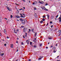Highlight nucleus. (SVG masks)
Returning a JSON list of instances; mask_svg holds the SVG:
<instances>
[{"mask_svg":"<svg viewBox=\"0 0 61 61\" xmlns=\"http://www.w3.org/2000/svg\"><path fill=\"white\" fill-rule=\"evenodd\" d=\"M26 42H29V41H28V40H27L26 41Z\"/></svg>","mask_w":61,"mask_h":61,"instance_id":"nucleus-30","label":"nucleus"},{"mask_svg":"<svg viewBox=\"0 0 61 61\" xmlns=\"http://www.w3.org/2000/svg\"><path fill=\"white\" fill-rule=\"evenodd\" d=\"M22 14L23 15H24V16H23V17H24V18L25 17V14H24V13H22Z\"/></svg>","mask_w":61,"mask_h":61,"instance_id":"nucleus-10","label":"nucleus"},{"mask_svg":"<svg viewBox=\"0 0 61 61\" xmlns=\"http://www.w3.org/2000/svg\"><path fill=\"white\" fill-rule=\"evenodd\" d=\"M7 9L8 10H10V8H9L8 7H7Z\"/></svg>","mask_w":61,"mask_h":61,"instance_id":"nucleus-17","label":"nucleus"},{"mask_svg":"<svg viewBox=\"0 0 61 61\" xmlns=\"http://www.w3.org/2000/svg\"><path fill=\"white\" fill-rule=\"evenodd\" d=\"M53 46H51V47H53Z\"/></svg>","mask_w":61,"mask_h":61,"instance_id":"nucleus-58","label":"nucleus"},{"mask_svg":"<svg viewBox=\"0 0 61 61\" xmlns=\"http://www.w3.org/2000/svg\"><path fill=\"white\" fill-rule=\"evenodd\" d=\"M46 48L47 49V48H48V47H46Z\"/></svg>","mask_w":61,"mask_h":61,"instance_id":"nucleus-56","label":"nucleus"},{"mask_svg":"<svg viewBox=\"0 0 61 61\" xmlns=\"http://www.w3.org/2000/svg\"><path fill=\"white\" fill-rule=\"evenodd\" d=\"M42 9H43V10H44L45 9V8L44 7H41Z\"/></svg>","mask_w":61,"mask_h":61,"instance_id":"nucleus-9","label":"nucleus"},{"mask_svg":"<svg viewBox=\"0 0 61 61\" xmlns=\"http://www.w3.org/2000/svg\"><path fill=\"white\" fill-rule=\"evenodd\" d=\"M17 40H19V38H17Z\"/></svg>","mask_w":61,"mask_h":61,"instance_id":"nucleus-50","label":"nucleus"},{"mask_svg":"<svg viewBox=\"0 0 61 61\" xmlns=\"http://www.w3.org/2000/svg\"><path fill=\"white\" fill-rule=\"evenodd\" d=\"M20 21H22V20H22V19L21 18L20 19Z\"/></svg>","mask_w":61,"mask_h":61,"instance_id":"nucleus-23","label":"nucleus"},{"mask_svg":"<svg viewBox=\"0 0 61 61\" xmlns=\"http://www.w3.org/2000/svg\"><path fill=\"white\" fill-rule=\"evenodd\" d=\"M15 30H14V32H15V33H17V32H15Z\"/></svg>","mask_w":61,"mask_h":61,"instance_id":"nucleus-25","label":"nucleus"},{"mask_svg":"<svg viewBox=\"0 0 61 61\" xmlns=\"http://www.w3.org/2000/svg\"><path fill=\"white\" fill-rule=\"evenodd\" d=\"M58 16V15H57L56 17V18H57V17Z\"/></svg>","mask_w":61,"mask_h":61,"instance_id":"nucleus-27","label":"nucleus"},{"mask_svg":"<svg viewBox=\"0 0 61 61\" xmlns=\"http://www.w3.org/2000/svg\"><path fill=\"white\" fill-rule=\"evenodd\" d=\"M48 23H47L46 25V26H47V25H48Z\"/></svg>","mask_w":61,"mask_h":61,"instance_id":"nucleus-52","label":"nucleus"},{"mask_svg":"<svg viewBox=\"0 0 61 61\" xmlns=\"http://www.w3.org/2000/svg\"><path fill=\"white\" fill-rule=\"evenodd\" d=\"M32 42H30V45H32Z\"/></svg>","mask_w":61,"mask_h":61,"instance_id":"nucleus-33","label":"nucleus"},{"mask_svg":"<svg viewBox=\"0 0 61 61\" xmlns=\"http://www.w3.org/2000/svg\"><path fill=\"white\" fill-rule=\"evenodd\" d=\"M23 9H25V7H23Z\"/></svg>","mask_w":61,"mask_h":61,"instance_id":"nucleus-55","label":"nucleus"},{"mask_svg":"<svg viewBox=\"0 0 61 61\" xmlns=\"http://www.w3.org/2000/svg\"><path fill=\"white\" fill-rule=\"evenodd\" d=\"M16 12L17 13H17H19V12H18V10H17L16 11Z\"/></svg>","mask_w":61,"mask_h":61,"instance_id":"nucleus-31","label":"nucleus"},{"mask_svg":"<svg viewBox=\"0 0 61 61\" xmlns=\"http://www.w3.org/2000/svg\"><path fill=\"white\" fill-rule=\"evenodd\" d=\"M17 31L18 32V31H19V30H18V29H17Z\"/></svg>","mask_w":61,"mask_h":61,"instance_id":"nucleus-41","label":"nucleus"},{"mask_svg":"<svg viewBox=\"0 0 61 61\" xmlns=\"http://www.w3.org/2000/svg\"><path fill=\"white\" fill-rule=\"evenodd\" d=\"M39 3H40V4H41V3H42V2H41V1H39Z\"/></svg>","mask_w":61,"mask_h":61,"instance_id":"nucleus-38","label":"nucleus"},{"mask_svg":"<svg viewBox=\"0 0 61 61\" xmlns=\"http://www.w3.org/2000/svg\"><path fill=\"white\" fill-rule=\"evenodd\" d=\"M48 5V4H47V3H46L45 4V5L46 6V5Z\"/></svg>","mask_w":61,"mask_h":61,"instance_id":"nucleus-34","label":"nucleus"},{"mask_svg":"<svg viewBox=\"0 0 61 61\" xmlns=\"http://www.w3.org/2000/svg\"><path fill=\"white\" fill-rule=\"evenodd\" d=\"M52 22L51 21L50 22V24H52Z\"/></svg>","mask_w":61,"mask_h":61,"instance_id":"nucleus-43","label":"nucleus"},{"mask_svg":"<svg viewBox=\"0 0 61 61\" xmlns=\"http://www.w3.org/2000/svg\"><path fill=\"white\" fill-rule=\"evenodd\" d=\"M31 61V59H29L28 60V61Z\"/></svg>","mask_w":61,"mask_h":61,"instance_id":"nucleus-51","label":"nucleus"},{"mask_svg":"<svg viewBox=\"0 0 61 61\" xmlns=\"http://www.w3.org/2000/svg\"><path fill=\"white\" fill-rule=\"evenodd\" d=\"M16 17H17V18H19L20 17H19V16L18 15H17L16 16Z\"/></svg>","mask_w":61,"mask_h":61,"instance_id":"nucleus-11","label":"nucleus"},{"mask_svg":"<svg viewBox=\"0 0 61 61\" xmlns=\"http://www.w3.org/2000/svg\"><path fill=\"white\" fill-rule=\"evenodd\" d=\"M42 20H43V22H44V21H45V19L44 18Z\"/></svg>","mask_w":61,"mask_h":61,"instance_id":"nucleus-18","label":"nucleus"},{"mask_svg":"<svg viewBox=\"0 0 61 61\" xmlns=\"http://www.w3.org/2000/svg\"><path fill=\"white\" fill-rule=\"evenodd\" d=\"M18 49H17V50H16V52H18Z\"/></svg>","mask_w":61,"mask_h":61,"instance_id":"nucleus-45","label":"nucleus"},{"mask_svg":"<svg viewBox=\"0 0 61 61\" xmlns=\"http://www.w3.org/2000/svg\"><path fill=\"white\" fill-rule=\"evenodd\" d=\"M20 15L21 16H20V17H23V18H25V16L24 17L23 15H22L21 14H20Z\"/></svg>","mask_w":61,"mask_h":61,"instance_id":"nucleus-5","label":"nucleus"},{"mask_svg":"<svg viewBox=\"0 0 61 61\" xmlns=\"http://www.w3.org/2000/svg\"><path fill=\"white\" fill-rule=\"evenodd\" d=\"M44 10H46V11H48V10L46 8L44 9Z\"/></svg>","mask_w":61,"mask_h":61,"instance_id":"nucleus-14","label":"nucleus"},{"mask_svg":"<svg viewBox=\"0 0 61 61\" xmlns=\"http://www.w3.org/2000/svg\"><path fill=\"white\" fill-rule=\"evenodd\" d=\"M5 19H6V20H7V19H6V18H5Z\"/></svg>","mask_w":61,"mask_h":61,"instance_id":"nucleus-59","label":"nucleus"},{"mask_svg":"<svg viewBox=\"0 0 61 61\" xmlns=\"http://www.w3.org/2000/svg\"><path fill=\"white\" fill-rule=\"evenodd\" d=\"M25 37H26L27 36V35H25Z\"/></svg>","mask_w":61,"mask_h":61,"instance_id":"nucleus-60","label":"nucleus"},{"mask_svg":"<svg viewBox=\"0 0 61 61\" xmlns=\"http://www.w3.org/2000/svg\"><path fill=\"white\" fill-rule=\"evenodd\" d=\"M40 58H43V56H41L40 57Z\"/></svg>","mask_w":61,"mask_h":61,"instance_id":"nucleus-24","label":"nucleus"},{"mask_svg":"<svg viewBox=\"0 0 61 61\" xmlns=\"http://www.w3.org/2000/svg\"><path fill=\"white\" fill-rule=\"evenodd\" d=\"M43 18H45V17H46V16L44 15L43 16Z\"/></svg>","mask_w":61,"mask_h":61,"instance_id":"nucleus-22","label":"nucleus"},{"mask_svg":"<svg viewBox=\"0 0 61 61\" xmlns=\"http://www.w3.org/2000/svg\"><path fill=\"white\" fill-rule=\"evenodd\" d=\"M10 17L11 18H12L13 17V16H12V15H11L10 16Z\"/></svg>","mask_w":61,"mask_h":61,"instance_id":"nucleus-29","label":"nucleus"},{"mask_svg":"<svg viewBox=\"0 0 61 61\" xmlns=\"http://www.w3.org/2000/svg\"><path fill=\"white\" fill-rule=\"evenodd\" d=\"M27 30V28L26 27H25L23 29V31L24 32H25Z\"/></svg>","mask_w":61,"mask_h":61,"instance_id":"nucleus-1","label":"nucleus"},{"mask_svg":"<svg viewBox=\"0 0 61 61\" xmlns=\"http://www.w3.org/2000/svg\"><path fill=\"white\" fill-rule=\"evenodd\" d=\"M59 19H60L61 20V14L60 15V17L59 18Z\"/></svg>","mask_w":61,"mask_h":61,"instance_id":"nucleus-16","label":"nucleus"},{"mask_svg":"<svg viewBox=\"0 0 61 61\" xmlns=\"http://www.w3.org/2000/svg\"><path fill=\"white\" fill-rule=\"evenodd\" d=\"M4 32L5 34L6 33V30H4Z\"/></svg>","mask_w":61,"mask_h":61,"instance_id":"nucleus-13","label":"nucleus"},{"mask_svg":"<svg viewBox=\"0 0 61 61\" xmlns=\"http://www.w3.org/2000/svg\"><path fill=\"white\" fill-rule=\"evenodd\" d=\"M60 35H61V34H60L58 36H60Z\"/></svg>","mask_w":61,"mask_h":61,"instance_id":"nucleus-35","label":"nucleus"},{"mask_svg":"<svg viewBox=\"0 0 61 61\" xmlns=\"http://www.w3.org/2000/svg\"><path fill=\"white\" fill-rule=\"evenodd\" d=\"M43 21L42 20H41L40 21V23H43Z\"/></svg>","mask_w":61,"mask_h":61,"instance_id":"nucleus-20","label":"nucleus"},{"mask_svg":"<svg viewBox=\"0 0 61 61\" xmlns=\"http://www.w3.org/2000/svg\"><path fill=\"white\" fill-rule=\"evenodd\" d=\"M59 57V56H57V57L58 58Z\"/></svg>","mask_w":61,"mask_h":61,"instance_id":"nucleus-62","label":"nucleus"},{"mask_svg":"<svg viewBox=\"0 0 61 61\" xmlns=\"http://www.w3.org/2000/svg\"><path fill=\"white\" fill-rule=\"evenodd\" d=\"M22 0V1H23L24 2H25V0Z\"/></svg>","mask_w":61,"mask_h":61,"instance_id":"nucleus-44","label":"nucleus"},{"mask_svg":"<svg viewBox=\"0 0 61 61\" xmlns=\"http://www.w3.org/2000/svg\"><path fill=\"white\" fill-rule=\"evenodd\" d=\"M7 39H8V38H9V37H8V36H7Z\"/></svg>","mask_w":61,"mask_h":61,"instance_id":"nucleus-48","label":"nucleus"},{"mask_svg":"<svg viewBox=\"0 0 61 61\" xmlns=\"http://www.w3.org/2000/svg\"><path fill=\"white\" fill-rule=\"evenodd\" d=\"M59 33H60V34L61 33V30H59Z\"/></svg>","mask_w":61,"mask_h":61,"instance_id":"nucleus-15","label":"nucleus"},{"mask_svg":"<svg viewBox=\"0 0 61 61\" xmlns=\"http://www.w3.org/2000/svg\"><path fill=\"white\" fill-rule=\"evenodd\" d=\"M17 20V21H19V20Z\"/></svg>","mask_w":61,"mask_h":61,"instance_id":"nucleus-63","label":"nucleus"},{"mask_svg":"<svg viewBox=\"0 0 61 61\" xmlns=\"http://www.w3.org/2000/svg\"><path fill=\"white\" fill-rule=\"evenodd\" d=\"M53 25H51V28H53Z\"/></svg>","mask_w":61,"mask_h":61,"instance_id":"nucleus-42","label":"nucleus"},{"mask_svg":"<svg viewBox=\"0 0 61 61\" xmlns=\"http://www.w3.org/2000/svg\"><path fill=\"white\" fill-rule=\"evenodd\" d=\"M29 3H31V2H30V1H29Z\"/></svg>","mask_w":61,"mask_h":61,"instance_id":"nucleus-54","label":"nucleus"},{"mask_svg":"<svg viewBox=\"0 0 61 61\" xmlns=\"http://www.w3.org/2000/svg\"><path fill=\"white\" fill-rule=\"evenodd\" d=\"M34 10H36V8L34 7Z\"/></svg>","mask_w":61,"mask_h":61,"instance_id":"nucleus-40","label":"nucleus"},{"mask_svg":"<svg viewBox=\"0 0 61 61\" xmlns=\"http://www.w3.org/2000/svg\"><path fill=\"white\" fill-rule=\"evenodd\" d=\"M41 38H42V36H41Z\"/></svg>","mask_w":61,"mask_h":61,"instance_id":"nucleus-64","label":"nucleus"},{"mask_svg":"<svg viewBox=\"0 0 61 61\" xmlns=\"http://www.w3.org/2000/svg\"><path fill=\"white\" fill-rule=\"evenodd\" d=\"M29 31H30H30H31V30H30V29H29Z\"/></svg>","mask_w":61,"mask_h":61,"instance_id":"nucleus-46","label":"nucleus"},{"mask_svg":"<svg viewBox=\"0 0 61 61\" xmlns=\"http://www.w3.org/2000/svg\"><path fill=\"white\" fill-rule=\"evenodd\" d=\"M34 30V29H31V31L32 32H33Z\"/></svg>","mask_w":61,"mask_h":61,"instance_id":"nucleus-19","label":"nucleus"},{"mask_svg":"<svg viewBox=\"0 0 61 61\" xmlns=\"http://www.w3.org/2000/svg\"><path fill=\"white\" fill-rule=\"evenodd\" d=\"M59 22H61V20H59Z\"/></svg>","mask_w":61,"mask_h":61,"instance_id":"nucleus-36","label":"nucleus"},{"mask_svg":"<svg viewBox=\"0 0 61 61\" xmlns=\"http://www.w3.org/2000/svg\"><path fill=\"white\" fill-rule=\"evenodd\" d=\"M4 55V53H1L0 54V55L2 56H3Z\"/></svg>","mask_w":61,"mask_h":61,"instance_id":"nucleus-12","label":"nucleus"},{"mask_svg":"<svg viewBox=\"0 0 61 61\" xmlns=\"http://www.w3.org/2000/svg\"><path fill=\"white\" fill-rule=\"evenodd\" d=\"M36 46L34 45V47H36Z\"/></svg>","mask_w":61,"mask_h":61,"instance_id":"nucleus-37","label":"nucleus"},{"mask_svg":"<svg viewBox=\"0 0 61 61\" xmlns=\"http://www.w3.org/2000/svg\"><path fill=\"white\" fill-rule=\"evenodd\" d=\"M55 47L54 46V47H53V49H54H54H55Z\"/></svg>","mask_w":61,"mask_h":61,"instance_id":"nucleus-21","label":"nucleus"},{"mask_svg":"<svg viewBox=\"0 0 61 61\" xmlns=\"http://www.w3.org/2000/svg\"><path fill=\"white\" fill-rule=\"evenodd\" d=\"M36 1H35L32 4V5H36Z\"/></svg>","mask_w":61,"mask_h":61,"instance_id":"nucleus-4","label":"nucleus"},{"mask_svg":"<svg viewBox=\"0 0 61 61\" xmlns=\"http://www.w3.org/2000/svg\"><path fill=\"white\" fill-rule=\"evenodd\" d=\"M6 44H4V45L5 46H6Z\"/></svg>","mask_w":61,"mask_h":61,"instance_id":"nucleus-49","label":"nucleus"},{"mask_svg":"<svg viewBox=\"0 0 61 61\" xmlns=\"http://www.w3.org/2000/svg\"><path fill=\"white\" fill-rule=\"evenodd\" d=\"M22 24H25V20H22Z\"/></svg>","mask_w":61,"mask_h":61,"instance_id":"nucleus-3","label":"nucleus"},{"mask_svg":"<svg viewBox=\"0 0 61 61\" xmlns=\"http://www.w3.org/2000/svg\"><path fill=\"white\" fill-rule=\"evenodd\" d=\"M15 5H18L16 3H15Z\"/></svg>","mask_w":61,"mask_h":61,"instance_id":"nucleus-53","label":"nucleus"},{"mask_svg":"<svg viewBox=\"0 0 61 61\" xmlns=\"http://www.w3.org/2000/svg\"><path fill=\"white\" fill-rule=\"evenodd\" d=\"M19 10H23V9L22 8V9H20Z\"/></svg>","mask_w":61,"mask_h":61,"instance_id":"nucleus-32","label":"nucleus"},{"mask_svg":"<svg viewBox=\"0 0 61 61\" xmlns=\"http://www.w3.org/2000/svg\"><path fill=\"white\" fill-rule=\"evenodd\" d=\"M16 43H18V41H16Z\"/></svg>","mask_w":61,"mask_h":61,"instance_id":"nucleus-47","label":"nucleus"},{"mask_svg":"<svg viewBox=\"0 0 61 61\" xmlns=\"http://www.w3.org/2000/svg\"><path fill=\"white\" fill-rule=\"evenodd\" d=\"M25 35H27V33H25Z\"/></svg>","mask_w":61,"mask_h":61,"instance_id":"nucleus-57","label":"nucleus"},{"mask_svg":"<svg viewBox=\"0 0 61 61\" xmlns=\"http://www.w3.org/2000/svg\"><path fill=\"white\" fill-rule=\"evenodd\" d=\"M57 61H60V60H57Z\"/></svg>","mask_w":61,"mask_h":61,"instance_id":"nucleus-61","label":"nucleus"},{"mask_svg":"<svg viewBox=\"0 0 61 61\" xmlns=\"http://www.w3.org/2000/svg\"><path fill=\"white\" fill-rule=\"evenodd\" d=\"M53 18H54V17L52 16H51L50 17L51 19H53Z\"/></svg>","mask_w":61,"mask_h":61,"instance_id":"nucleus-7","label":"nucleus"},{"mask_svg":"<svg viewBox=\"0 0 61 61\" xmlns=\"http://www.w3.org/2000/svg\"><path fill=\"white\" fill-rule=\"evenodd\" d=\"M42 44H40V46H42Z\"/></svg>","mask_w":61,"mask_h":61,"instance_id":"nucleus-28","label":"nucleus"},{"mask_svg":"<svg viewBox=\"0 0 61 61\" xmlns=\"http://www.w3.org/2000/svg\"><path fill=\"white\" fill-rule=\"evenodd\" d=\"M10 47H11V48H12L14 47V46H13V45L12 44H11Z\"/></svg>","mask_w":61,"mask_h":61,"instance_id":"nucleus-6","label":"nucleus"},{"mask_svg":"<svg viewBox=\"0 0 61 61\" xmlns=\"http://www.w3.org/2000/svg\"><path fill=\"white\" fill-rule=\"evenodd\" d=\"M46 16H47V18L48 19H49V15L48 14H47L46 15Z\"/></svg>","mask_w":61,"mask_h":61,"instance_id":"nucleus-2","label":"nucleus"},{"mask_svg":"<svg viewBox=\"0 0 61 61\" xmlns=\"http://www.w3.org/2000/svg\"><path fill=\"white\" fill-rule=\"evenodd\" d=\"M53 52L54 53H56V51H55V50L53 51Z\"/></svg>","mask_w":61,"mask_h":61,"instance_id":"nucleus-26","label":"nucleus"},{"mask_svg":"<svg viewBox=\"0 0 61 61\" xmlns=\"http://www.w3.org/2000/svg\"><path fill=\"white\" fill-rule=\"evenodd\" d=\"M48 39H50V40H51V39H52V37H48Z\"/></svg>","mask_w":61,"mask_h":61,"instance_id":"nucleus-8","label":"nucleus"},{"mask_svg":"<svg viewBox=\"0 0 61 61\" xmlns=\"http://www.w3.org/2000/svg\"><path fill=\"white\" fill-rule=\"evenodd\" d=\"M38 60H41V58H39L38 59Z\"/></svg>","mask_w":61,"mask_h":61,"instance_id":"nucleus-39","label":"nucleus"}]
</instances>
